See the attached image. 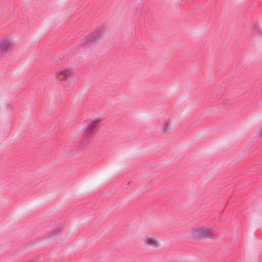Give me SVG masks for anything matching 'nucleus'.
Segmentation results:
<instances>
[{
	"mask_svg": "<svg viewBox=\"0 0 262 262\" xmlns=\"http://www.w3.org/2000/svg\"><path fill=\"white\" fill-rule=\"evenodd\" d=\"M12 49V45L11 42L6 40L3 42L0 43V53L2 55L7 54Z\"/></svg>",
	"mask_w": 262,
	"mask_h": 262,
	"instance_id": "nucleus-1",
	"label": "nucleus"
},
{
	"mask_svg": "<svg viewBox=\"0 0 262 262\" xmlns=\"http://www.w3.org/2000/svg\"><path fill=\"white\" fill-rule=\"evenodd\" d=\"M99 117H98V118H96L95 119V120L94 121H93L86 128V136L87 137H88L90 135V134L93 132V130H94V126H95V122L99 120Z\"/></svg>",
	"mask_w": 262,
	"mask_h": 262,
	"instance_id": "nucleus-2",
	"label": "nucleus"
},
{
	"mask_svg": "<svg viewBox=\"0 0 262 262\" xmlns=\"http://www.w3.org/2000/svg\"><path fill=\"white\" fill-rule=\"evenodd\" d=\"M195 234L197 235L208 237V231L206 228H199L196 230Z\"/></svg>",
	"mask_w": 262,
	"mask_h": 262,
	"instance_id": "nucleus-3",
	"label": "nucleus"
},
{
	"mask_svg": "<svg viewBox=\"0 0 262 262\" xmlns=\"http://www.w3.org/2000/svg\"><path fill=\"white\" fill-rule=\"evenodd\" d=\"M98 39L97 33L96 32H93L86 38L88 43H92Z\"/></svg>",
	"mask_w": 262,
	"mask_h": 262,
	"instance_id": "nucleus-4",
	"label": "nucleus"
},
{
	"mask_svg": "<svg viewBox=\"0 0 262 262\" xmlns=\"http://www.w3.org/2000/svg\"><path fill=\"white\" fill-rule=\"evenodd\" d=\"M144 243L146 244L150 245L155 247H157L158 246L157 241H156V239L154 238H147L144 240Z\"/></svg>",
	"mask_w": 262,
	"mask_h": 262,
	"instance_id": "nucleus-5",
	"label": "nucleus"
},
{
	"mask_svg": "<svg viewBox=\"0 0 262 262\" xmlns=\"http://www.w3.org/2000/svg\"><path fill=\"white\" fill-rule=\"evenodd\" d=\"M170 126L168 122L165 123L163 127L162 133H164L166 132L167 130H168L170 129Z\"/></svg>",
	"mask_w": 262,
	"mask_h": 262,
	"instance_id": "nucleus-6",
	"label": "nucleus"
},
{
	"mask_svg": "<svg viewBox=\"0 0 262 262\" xmlns=\"http://www.w3.org/2000/svg\"><path fill=\"white\" fill-rule=\"evenodd\" d=\"M70 73H71V71L70 70H61L58 72V74H61V75L63 74V75H64L65 76H68V75H70Z\"/></svg>",
	"mask_w": 262,
	"mask_h": 262,
	"instance_id": "nucleus-7",
	"label": "nucleus"
},
{
	"mask_svg": "<svg viewBox=\"0 0 262 262\" xmlns=\"http://www.w3.org/2000/svg\"><path fill=\"white\" fill-rule=\"evenodd\" d=\"M260 131H261V133H262V128H261V130H260Z\"/></svg>",
	"mask_w": 262,
	"mask_h": 262,
	"instance_id": "nucleus-8",
	"label": "nucleus"
}]
</instances>
